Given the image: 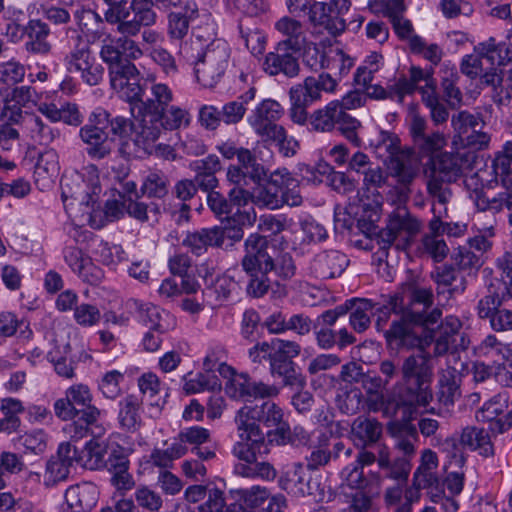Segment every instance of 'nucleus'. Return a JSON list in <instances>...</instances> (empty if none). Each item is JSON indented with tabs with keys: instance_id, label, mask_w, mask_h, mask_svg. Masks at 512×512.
<instances>
[{
	"instance_id": "obj_1",
	"label": "nucleus",
	"mask_w": 512,
	"mask_h": 512,
	"mask_svg": "<svg viewBox=\"0 0 512 512\" xmlns=\"http://www.w3.org/2000/svg\"><path fill=\"white\" fill-rule=\"evenodd\" d=\"M433 304V294L428 288L405 283L395 293L392 303L393 313L401 315L392 321L389 329L384 331V337L388 346L392 348L423 349L429 344L427 339H422L418 331L425 327L433 330V326L441 318V311L437 308L427 312Z\"/></svg>"
},
{
	"instance_id": "obj_2",
	"label": "nucleus",
	"mask_w": 512,
	"mask_h": 512,
	"mask_svg": "<svg viewBox=\"0 0 512 512\" xmlns=\"http://www.w3.org/2000/svg\"><path fill=\"white\" fill-rule=\"evenodd\" d=\"M433 376V356L425 351V347L404 358L401 363L402 389L398 399H388L382 403L384 415L394 417L403 410V419L406 420L413 409L426 407L433 399Z\"/></svg>"
},
{
	"instance_id": "obj_3",
	"label": "nucleus",
	"mask_w": 512,
	"mask_h": 512,
	"mask_svg": "<svg viewBox=\"0 0 512 512\" xmlns=\"http://www.w3.org/2000/svg\"><path fill=\"white\" fill-rule=\"evenodd\" d=\"M104 13L106 22L117 25L121 35L135 36L142 26H151L156 21L151 0H132L127 4H110Z\"/></svg>"
},
{
	"instance_id": "obj_4",
	"label": "nucleus",
	"mask_w": 512,
	"mask_h": 512,
	"mask_svg": "<svg viewBox=\"0 0 512 512\" xmlns=\"http://www.w3.org/2000/svg\"><path fill=\"white\" fill-rule=\"evenodd\" d=\"M230 58V48L223 39L210 42L194 66L197 81L206 88L214 87L224 75Z\"/></svg>"
},
{
	"instance_id": "obj_5",
	"label": "nucleus",
	"mask_w": 512,
	"mask_h": 512,
	"mask_svg": "<svg viewBox=\"0 0 512 512\" xmlns=\"http://www.w3.org/2000/svg\"><path fill=\"white\" fill-rule=\"evenodd\" d=\"M64 63L70 73H77L89 86L98 85L104 77V67L93 55L89 45L77 34L65 55Z\"/></svg>"
},
{
	"instance_id": "obj_6",
	"label": "nucleus",
	"mask_w": 512,
	"mask_h": 512,
	"mask_svg": "<svg viewBox=\"0 0 512 512\" xmlns=\"http://www.w3.org/2000/svg\"><path fill=\"white\" fill-rule=\"evenodd\" d=\"M419 231V221L406 208H397L390 214L386 227L380 231L379 244L381 249L394 246L397 250H406Z\"/></svg>"
},
{
	"instance_id": "obj_7",
	"label": "nucleus",
	"mask_w": 512,
	"mask_h": 512,
	"mask_svg": "<svg viewBox=\"0 0 512 512\" xmlns=\"http://www.w3.org/2000/svg\"><path fill=\"white\" fill-rule=\"evenodd\" d=\"M160 116L147 119L144 117L140 120L137 130L136 144L144 147L154 143L162 132L165 130H178L181 127H187L190 124V113L178 106L171 105L159 113Z\"/></svg>"
},
{
	"instance_id": "obj_8",
	"label": "nucleus",
	"mask_w": 512,
	"mask_h": 512,
	"mask_svg": "<svg viewBox=\"0 0 512 512\" xmlns=\"http://www.w3.org/2000/svg\"><path fill=\"white\" fill-rule=\"evenodd\" d=\"M350 7L351 2L346 0L314 1L308 8V19L314 28L325 30L329 35L336 37L346 29L344 16Z\"/></svg>"
},
{
	"instance_id": "obj_9",
	"label": "nucleus",
	"mask_w": 512,
	"mask_h": 512,
	"mask_svg": "<svg viewBox=\"0 0 512 512\" xmlns=\"http://www.w3.org/2000/svg\"><path fill=\"white\" fill-rule=\"evenodd\" d=\"M107 111L98 109L92 114L90 123L81 127L79 135L88 146L87 153L92 158L102 159L110 154L113 139L109 138Z\"/></svg>"
},
{
	"instance_id": "obj_10",
	"label": "nucleus",
	"mask_w": 512,
	"mask_h": 512,
	"mask_svg": "<svg viewBox=\"0 0 512 512\" xmlns=\"http://www.w3.org/2000/svg\"><path fill=\"white\" fill-rule=\"evenodd\" d=\"M245 255L241 260L242 269L245 272L256 270L271 271L273 258L277 254V248L266 236L259 233L250 234L244 242Z\"/></svg>"
},
{
	"instance_id": "obj_11",
	"label": "nucleus",
	"mask_w": 512,
	"mask_h": 512,
	"mask_svg": "<svg viewBox=\"0 0 512 512\" xmlns=\"http://www.w3.org/2000/svg\"><path fill=\"white\" fill-rule=\"evenodd\" d=\"M267 178V170L260 164L256 156L247 148L241 147L237 164L227 168L226 179L230 184L249 186L251 183L259 185Z\"/></svg>"
},
{
	"instance_id": "obj_12",
	"label": "nucleus",
	"mask_w": 512,
	"mask_h": 512,
	"mask_svg": "<svg viewBox=\"0 0 512 512\" xmlns=\"http://www.w3.org/2000/svg\"><path fill=\"white\" fill-rule=\"evenodd\" d=\"M465 185L471 191L470 198L480 211L500 212L504 208L512 210V193L492 195L489 190L484 189V180L479 172L468 177Z\"/></svg>"
},
{
	"instance_id": "obj_13",
	"label": "nucleus",
	"mask_w": 512,
	"mask_h": 512,
	"mask_svg": "<svg viewBox=\"0 0 512 512\" xmlns=\"http://www.w3.org/2000/svg\"><path fill=\"white\" fill-rule=\"evenodd\" d=\"M225 392L232 399L248 401L252 398L277 396L279 389L274 385L257 382L247 374H238L227 381Z\"/></svg>"
},
{
	"instance_id": "obj_14",
	"label": "nucleus",
	"mask_w": 512,
	"mask_h": 512,
	"mask_svg": "<svg viewBox=\"0 0 512 512\" xmlns=\"http://www.w3.org/2000/svg\"><path fill=\"white\" fill-rule=\"evenodd\" d=\"M257 220L254 208L249 210H237L223 227H212L217 235V247L228 249L234 243L240 242L244 236L243 226H253Z\"/></svg>"
},
{
	"instance_id": "obj_15",
	"label": "nucleus",
	"mask_w": 512,
	"mask_h": 512,
	"mask_svg": "<svg viewBox=\"0 0 512 512\" xmlns=\"http://www.w3.org/2000/svg\"><path fill=\"white\" fill-rule=\"evenodd\" d=\"M300 50L276 44L274 50L265 56L264 69L271 76L282 74L287 78H295L300 73L298 60Z\"/></svg>"
},
{
	"instance_id": "obj_16",
	"label": "nucleus",
	"mask_w": 512,
	"mask_h": 512,
	"mask_svg": "<svg viewBox=\"0 0 512 512\" xmlns=\"http://www.w3.org/2000/svg\"><path fill=\"white\" fill-rule=\"evenodd\" d=\"M77 458V449L72 444L61 443L56 455L49 458L43 474V483L46 487H53L61 481H65L70 473V468Z\"/></svg>"
},
{
	"instance_id": "obj_17",
	"label": "nucleus",
	"mask_w": 512,
	"mask_h": 512,
	"mask_svg": "<svg viewBox=\"0 0 512 512\" xmlns=\"http://www.w3.org/2000/svg\"><path fill=\"white\" fill-rule=\"evenodd\" d=\"M387 170L400 185V195L407 197L410 193V185L419 172V162L412 151L404 150L391 159L386 160Z\"/></svg>"
},
{
	"instance_id": "obj_18",
	"label": "nucleus",
	"mask_w": 512,
	"mask_h": 512,
	"mask_svg": "<svg viewBox=\"0 0 512 512\" xmlns=\"http://www.w3.org/2000/svg\"><path fill=\"white\" fill-rule=\"evenodd\" d=\"M173 100L171 89L163 83H154L151 86V95L144 101L136 103L130 108V112L134 118L147 117L151 119L160 116L170 102Z\"/></svg>"
},
{
	"instance_id": "obj_19",
	"label": "nucleus",
	"mask_w": 512,
	"mask_h": 512,
	"mask_svg": "<svg viewBox=\"0 0 512 512\" xmlns=\"http://www.w3.org/2000/svg\"><path fill=\"white\" fill-rule=\"evenodd\" d=\"M352 452V448L342 441H336L331 445L327 439H324L312 447L310 454L306 456V467L308 470L316 471L342 456L350 458Z\"/></svg>"
},
{
	"instance_id": "obj_20",
	"label": "nucleus",
	"mask_w": 512,
	"mask_h": 512,
	"mask_svg": "<svg viewBox=\"0 0 512 512\" xmlns=\"http://www.w3.org/2000/svg\"><path fill=\"white\" fill-rule=\"evenodd\" d=\"M103 467L111 473V483L117 490H130L134 487L135 482L128 471V455L123 447L116 446L112 448Z\"/></svg>"
},
{
	"instance_id": "obj_21",
	"label": "nucleus",
	"mask_w": 512,
	"mask_h": 512,
	"mask_svg": "<svg viewBox=\"0 0 512 512\" xmlns=\"http://www.w3.org/2000/svg\"><path fill=\"white\" fill-rule=\"evenodd\" d=\"M349 260L338 250H323L317 253L310 265L311 271L320 278L339 277L347 268Z\"/></svg>"
},
{
	"instance_id": "obj_22",
	"label": "nucleus",
	"mask_w": 512,
	"mask_h": 512,
	"mask_svg": "<svg viewBox=\"0 0 512 512\" xmlns=\"http://www.w3.org/2000/svg\"><path fill=\"white\" fill-rule=\"evenodd\" d=\"M99 499L98 487L92 482L71 485L65 492V500L72 512H90Z\"/></svg>"
},
{
	"instance_id": "obj_23",
	"label": "nucleus",
	"mask_w": 512,
	"mask_h": 512,
	"mask_svg": "<svg viewBox=\"0 0 512 512\" xmlns=\"http://www.w3.org/2000/svg\"><path fill=\"white\" fill-rule=\"evenodd\" d=\"M461 374L454 368L448 366L442 369L438 376L436 397L440 404L449 407L460 398Z\"/></svg>"
},
{
	"instance_id": "obj_24",
	"label": "nucleus",
	"mask_w": 512,
	"mask_h": 512,
	"mask_svg": "<svg viewBox=\"0 0 512 512\" xmlns=\"http://www.w3.org/2000/svg\"><path fill=\"white\" fill-rule=\"evenodd\" d=\"M235 423L241 440L252 441L254 445L264 444V433L260 429L254 405H245L235 416Z\"/></svg>"
},
{
	"instance_id": "obj_25",
	"label": "nucleus",
	"mask_w": 512,
	"mask_h": 512,
	"mask_svg": "<svg viewBox=\"0 0 512 512\" xmlns=\"http://www.w3.org/2000/svg\"><path fill=\"white\" fill-rule=\"evenodd\" d=\"M437 483L438 478L432 469L417 468L411 485L405 489V502L395 512H412V504L419 501L421 489L431 488Z\"/></svg>"
},
{
	"instance_id": "obj_26",
	"label": "nucleus",
	"mask_w": 512,
	"mask_h": 512,
	"mask_svg": "<svg viewBox=\"0 0 512 512\" xmlns=\"http://www.w3.org/2000/svg\"><path fill=\"white\" fill-rule=\"evenodd\" d=\"M50 34L51 30L46 22L41 19H30L26 24V50L34 54H48L52 49Z\"/></svg>"
},
{
	"instance_id": "obj_27",
	"label": "nucleus",
	"mask_w": 512,
	"mask_h": 512,
	"mask_svg": "<svg viewBox=\"0 0 512 512\" xmlns=\"http://www.w3.org/2000/svg\"><path fill=\"white\" fill-rule=\"evenodd\" d=\"M270 371L273 377L282 379L285 386L303 388L305 385L304 376L297 371L293 359L280 356L275 353L269 354Z\"/></svg>"
},
{
	"instance_id": "obj_28",
	"label": "nucleus",
	"mask_w": 512,
	"mask_h": 512,
	"mask_svg": "<svg viewBox=\"0 0 512 512\" xmlns=\"http://www.w3.org/2000/svg\"><path fill=\"white\" fill-rule=\"evenodd\" d=\"M431 277L436 283L438 295L448 294V297H451L455 294H462L466 290L467 281L465 277H461L459 284L454 285L458 279V272L452 264L437 267L432 272Z\"/></svg>"
},
{
	"instance_id": "obj_29",
	"label": "nucleus",
	"mask_w": 512,
	"mask_h": 512,
	"mask_svg": "<svg viewBox=\"0 0 512 512\" xmlns=\"http://www.w3.org/2000/svg\"><path fill=\"white\" fill-rule=\"evenodd\" d=\"M33 90L27 86L16 87L12 98L0 90V119L17 122L21 118V106L32 98Z\"/></svg>"
},
{
	"instance_id": "obj_30",
	"label": "nucleus",
	"mask_w": 512,
	"mask_h": 512,
	"mask_svg": "<svg viewBox=\"0 0 512 512\" xmlns=\"http://www.w3.org/2000/svg\"><path fill=\"white\" fill-rule=\"evenodd\" d=\"M425 170L453 183L462 174V161L458 155L441 153L431 159L430 165Z\"/></svg>"
},
{
	"instance_id": "obj_31",
	"label": "nucleus",
	"mask_w": 512,
	"mask_h": 512,
	"mask_svg": "<svg viewBox=\"0 0 512 512\" xmlns=\"http://www.w3.org/2000/svg\"><path fill=\"white\" fill-rule=\"evenodd\" d=\"M381 434L382 425L375 419L358 417L351 426L352 439L361 448L376 443Z\"/></svg>"
},
{
	"instance_id": "obj_32",
	"label": "nucleus",
	"mask_w": 512,
	"mask_h": 512,
	"mask_svg": "<svg viewBox=\"0 0 512 512\" xmlns=\"http://www.w3.org/2000/svg\"><path fill=\"white\" fill-rule=\"evenodd\" d=\"M281 487L284 490L298 496L315 495L310 479H307L302 463H294L292 469L280 478Z\"/></svg>"
},
{
	"instance_id": "obj_33",
	"label": "nucleus",
	"mask_w": 512,
	"mask_h": 512,
	"mask_svg": "<svg viewBox=\"0 0 512 512\" xmlns=\"http://www.w3.org/2000/svg\"><path fill=\"white\" fill-rule=\"evenodd\" d=\"M461 444L470 450L477 451L483 457L494 455V447L491 442L490 434L484 428L468 426L463 429Z\"/></svg>"
},
{
	"instance_id": "obj_34",
	"label": "nucleus",
	"mask_w": 512,
	"mask_h": 512,
	"mask_svg": "<svg viewBox=\"0 0 512 512\" xmlns=\"http://www.w3.org/2000/svg\"><path fill=\"white\" fill-rule=\"evenodd\" d=\"M275 29L285 37L277 44H286L287 47L302 50L306 38L303 24L300 21L284 16L275 23Z\"/></svg>"
},
{
	"instance_id": "obj_35",
	"label": "nucleus",
	"mask_w": 512,
	"mask_h": 512,
	"mask_svg": "<svg viewBox=\"0 0 512 512\" xmlns=\"http://www.w3.org/2000/svg\"><path fill=\"white\" fill-rule=\"evenodd\" d=\"M462 324L460 320L456 317L450 316L446 317L445 321L442 322L438 326V330L434 332V337H437L441 340H446L448 343L452 344V348L454 350L466 349L469 344V340L466 338L464 333L461 332Z\"/></svg>"
},
{
	"instance_id": "obj_36",
	"label": "nucleus",
	"mask_w": 512,
	"mask_h": 512,
	"mask_svg": "<svg viewBox=\"0 0 512 512\" xmlns=\"http://www.w3.org/2000/svg\"><path fill=\"white\" fill-rule=\"evenodd\" d=\"M338 100L331 101L325 107L314 111L309 117V125L318 132H330L342 115Z\"/></svg>"
},
{
	"instance_id": "obj_37",
	"label": "nucleus",
	"mask_w": 512,
	"mask_h": 512,
	"mask_svg": "<svg viewBox=\"0 0 512 512\" xmlns=\"http://www.w3.org/2000/svg\"><path fill=\"white\" fill-rule=\"evenodd\" d=\"M118 422L120 427L127 432H135L141 425V402L134 395H128L120 401Z\"/></svg>"
},
{
	"instance_id": "obj_38",
	"label": "nucleus",
	"mask_w": 512,
	"mask_h": 512,
	"mask_svg": "<svg viewBox=\"0 0 512 512\" xmlns=\"http://www.w3.org/2000/svg\"><path fill=\"white\" fill-rule=\"evenodd\" d=\"M0 402V410L4 415L0 419V432L11 434L18 431L21 426V420L18 415L25 410L23 403L19 399L11 397L3 398Z\"/></svg>"
},
{
	"instance_id": "obj_39",
	"label": "nucleus",
	"mask_w": 512,
	"mask_h": 512,
	"mask_svg": "<svg viewBox=\"0 0 512 512\" xmlns=\"http://www.w3.org/2000/svg\"><path fill=\"white\" fill-rule=\"evenodd\" d=\"M267 436L271 443L277 445L304 446L310 441V434L302 426H294L291 429L287 423L269 431Z\"/></svg>"
},
{
	"instance_id": "obj_40",
	"label": "nucleus",
	"mask_w": 512,
	"mask_h": 512,
	"mask_svg": "<svg viewBox=\"0 0 512 512\" xmlns=\"http://www.w3.org/2000/svg\"><path fill=\"white\" fill-rule=\"evenodd\" d=\"M424 176L426 179L427 193L432 199V210L434 208H438L437 205H439L440 208L446 207L452 198V191L450 188V184L452 182H448L426 170L424 171Z\"/></svg>"
},
{
	"instance_id": "obj_41",
	"label": "nucleus",
	"mask_w": 512,
	"mask_h": 512,
	"mask_svg": "<svg viewBox=\"0 0 512 512\" xmlns=\"http://www.w3.org/2000/svg\"><path fill=\"white\" fill-rule=\"evenodd\" d=\"M183 246L196 255L205 254L210 246L217 247V235L213 228H202L197 231L188 232L182 242Z\"/></svg>"
},
{
	"instance_id": "obj_42",
	"label": "nucleus",
	"mask_w": 512,
	"mask_h": 512,
	"mask_svg": "<svg viewBox=\"0 0 512 512\" xmlns=\"http://www.w3.org/2000/svg\"><path fill=\"white\" fill-rule=\"evenodd\" d=\"M26 126L34 144L49 146L59 137V131L38 116H29Z\"/></svg>"
},
{
	"instance_id": "obj_43",
	"label": "nucleus",
	"mask_w": 512,
	"mask_h": 512,
	"mask_svg": "<svg viewBox=\"0 0 512 512\" xmlns=\"http://www.w3.org/2000/svg\"><path fill=\"white\" fill-rule=\"evenodd\" d=\"M352 305L349 321L352 328L362 333L371 324L370 314H373L375 304L369 299L349 300Z\"/></svg>"
},
{
	"instance_id": "obj_44",
	"label": "nucleus",
	"mask_w": 512,
	"mask_h": 512,
	"mask_svg": "<svg viewBox=\"0 0 512 512\" xmlns=\"http://www.w3.org/2000/svg\"><path fill=\"white\" fill-rule=\"evenodd\" d=\"M477 51L482 56L484 62L489 67L505 66L511 61L509 58V49L505 43H496L494 38L487 42L479 44Z\"/></svg>"
},
{
	"instance_id": "obj_45",
	"label": "nucleus",
	"mask_w": 512,
	"mask_h": 512,
	"mask_svg": "<svg viewBox=\"0 0 512 512\" xmlns=\"http://www.w3.org/2000/svg\"><path fill=\"white\" fill-rule=\"evenodd\" d=\"M234 471L237 475L246 478H259L263 481L272 482L277 477L275 467L266 461H258L249 463H239L235 466Z\"/></svg>"
},
{
	"instance_id": "obj_46",
	"label": "nucleus",
	"mask_w": 512,
	"mask_h": 512,
	"mask_svg": "<svg viewBox=\"0 0 512 512\" xmlns=\"http://www.w3.org/2000/svg\"><path fill=\"white\" fill-rule=\"evenodd\" d=\"M72 347L66 343L62 347L57 346L49 352L48 357L54 365L56 373L64 378L74 377V357L71 355Z\"/></svg>"
},
{
	"instance_id": "obj_47",
	"label": "nucleus",
	"mask_w": 512,
	"mask_h": 512,
	"mask_svg": "<svg viewBox=\"0 0 512 512\" xmlns=\"http://www.w3.org/2000/svg\"><path fill=\"white\" fill-rule=\"evenodd\" d=\"M389 430L397 434L396 447L403 452L405 456H411L415 452L414 442L417 440L416 428L408 422H392L389 424Z\"/></svg>"
},
{
	"instance_id": "obj_48",
	"label": "nucleus",
	"mask_w": 512,
	"mask_h": 512,
	"mask_svg": "<svg viewBox=\"0 0 512 512\" xmlns=\"http://www.w3.org/2000/svg\"><path fill=\"white\" fill-rule=\"evenodd\" d=\"M508 402V394L506 392H500L483 405L477 412L476 417L489 422L496 420L500 425V419H505V415H501L508 408Z\"/></svg>"
},
{
	"instance_id": "obj_49",
	"label": "nucleus",
	"mask_w": 512,
	"mask_h": 512,
	"mask_svg": "<svg viewBox=\"0 0 512 512\" xmlns=\"http://www.w3.org/2000/svg\"><path fill=\"white\" fill-rule=\"evenodd\" d=\"M434 217L429 223V230L433 233H439L441 235H448L452 237H460L465 234L467 225L463 223H449L443 222L442 218L447 217V207L434 208Z\"/></svg>"
},
{
	"instance_id": "obj_50",
	"label": "nucleus",
	"mask_w": 512,
	"mask_h": 512,
	"mask_svg": "<svg viewBox=\"0 0 512 512\" xmlns=\"http://www.w3.org/2000/svg\"><path fill=\"white\" fill-rule=\"evenodd\" d=\"M77 416L79 421L85 424V427L80 426V436L84 433H90L94 437H100L105 433V428L98 424L101 416V411L91 403L85 407L77 409Z\"/></svg>"
},
{
	"instance_id": "obj_51",
	"label": "nucleus",
	"mask_w": 512,
	"mask_h": 512,
	"mask_svg": "<svg viewBox=\"0 0 512 512\" xmlns=\"http://www.w3.org/2000/svg\"><path fill=\"white\" fill-rule=\"evenodd\" d=\"M451 260L458 270L466 271L469 274L478 271L484 263L481 255L470 250L465 245L459 246L453 251Z\"/></svg>"
},
{
	"instance_id": "obj_52",
	"label": "nucleus",
	"mask_w": 512,
	"mask_h": 512,
	"mask_svg": "<svg viewBox=\"0 0 512 512\" xmlns=\"http://www.w3.org/2000/svg\"><path fill=\"white\" fill-rule=\"evenodd\" d=\"M480 352L498 365L504 364L512 355L511 349L498 341L495 335H488L481 343Z\"/></svg>"
},
{
	"instance_id": "obj_53",
	"label": "nucleus",
	"mask_w": 512,
	"mask_h": 512,
	"mask_svg": "<svg viewBox=\"0 0 512 512\" xmlns=\"http://www.w3.org/2000/svg\"><path fill=\"white\" fill-rule=\"evenodd\" d=\"M308 89V96L313 102L321 99V93H332L337 87V81L329 73H321L316 77H307L304 80Z\"/></svg>"
},
{
	"instance_id": "obj_54",
	"label": "nucleus",
	"mask_w": 512,
	"mask_h": 512,
	"mask_svg": "<svg viewBox=\"0 0 512 512\" xmlns=\"http://www.w3.org/2000/svg\"><path fill=\"white\" fill-rule=\"evenodd\" d=\"M259 422L267 427L278 429L285 425L283 410L274 402L265 401L261 405H254Z\"/></svg>"
},
{
	"instance_id": "obj_55",
	"label": "nucleus",
	"mask_w": 512,
	"mask_h": 512,
	"mask_svg": "<svg viewBox=\"0 0 512 512\" xmlns=\"http://www.w3.org/2000/svg\"><path fill=\"white\" fill-rule=\"evenodd\" d=\"M452 126L458 135L464 140L465 136L471 132H477V129H482L484 121L480 114H472L468 111H461L452 116Z\"/></svg>"
},
{
	"instance_id": "obj_56",
	"label": "nucleus",
	"mask_w": 512,
	"mask_h": 512,
	"mask_svg": "<svg viewBox=\"0 0 512 512\" xmlns=\"http://www.w3.org/2000/svg\"><path fill=\"white\" fill-rule=\"evenodd\" d=\"M110 75V84L113 90L121 89L126 86L128 83H131V80H135L139 71L134 64L129 61H126L123 64H115L109 70Z\"/></svg>"
},
{
	"instance_id": "obj_57",
	"label": "nucleus",
	"mask_w": 512,
	"mask_h": 512,
	"mask_svg": "<svg viewBox=\"0 0 512 512\" xmlns=\"http://www.w3.org/2000/svg\"><path fill=\"white\" fill-rule=\"evenodd\" d=\"M343 482L340 486L341 493L344 492H358V490H365L369 485V480L365 476L364 471L355 465L347 466L343 472Z\"/></svg>"
},
{
	"instance_id": "obj_58",
	"label": "nucleus",
	"mask_w": 512,
	"mask_h": 512,
	"mask_svg": "<svg viewBox=\"0 0 512 512\" xmlns=\"http://www.w3.org/2000/svg\"><path fill=\"white\" fill-rule=\"evenodd\" d=\"M246 273L249 276L246 290L248 295L254 298H260L264 296L271 287V284L277 281L272 279L271 271H264L263 269H259Z\"/></svg>"
},
{
	"instance_id": "obj_59",
	"label": "nucleus",
	"mask_w": 512,
	"mask_h": 512,
	"mask_svg": "<svg viewBox=\"0 0 512 512\" xmlns=\"http://www.w3.org/2000/svg\"><path fill=\"white\" fill-rule=\"evenodd\" d=\"M354 61L339 48H329L326 50V65L324 69L335 71L339 77L348 74L353 67Z\"/></svg>"
},
{
	"instance_id": "obj_60",
	"label": "nucleus",
	"mask_w": 512,
	"mask_h": 512,
	"mask_svg": "<svg viewBox=\"0 0 512 512\" xmlns=\"http://www.w3.org/2000/svg\"><path fill=\"white\" fill-rule=\"evenodd\" d=\"M169 180L162 172H150L142 186L141 191L144 195L154 198H163L168 194Z\"/></svg>"
},
{
	"instance_id": "obj_61",
	"label": "nucleus",
	"mask_w": 512,
	"mask_h": 512,
	"mask_svg": "<svg viewBox=\"0 0 512 512\" xmlns=\"http://www.w3.org/2000/svg\"><path fill=\"white\" fill-rule=\"evenodd\" d=\"M283 199L281 190L269 185L261 186L254 192V205L259 208L279 209L283 206Z\"/></svg>"
},
{
	"instance_id": "obj_62",
	"label": "nucleus",
	"mask_w": 512,
	"mask_h": 512,
	"mask_svg": "<svg viewBox=\"0 0 512 512\" xmlns=\"http://www.w3.org/2000/svg\"><path fill=\"white\" fill-rule=\"evenodd\" d=\"M441 236L439 233L430 231L429 234L423 236L421 241L423 252L429 255L435 262H441L449 252V248Z\"/></svg>"
},
{
	"instance_id": "obj_63",
	"label": "nucleus",
	"mask_w": 512,
	"mask_h": 512,
	"mask_svg": "<svg viewBox=\"0 0 512 512\" xmlns=\"http://www.w3.org/2000/svg\"><path fill=\"white\" fill-rule=\"evenodd\" d=\"M184 389L187 393L220 390L221 383L215 373H198L194 378L186 380Z\"/></svg>"
},
{
	"instance_id": "obj_64",
	"label": "nucleus",
	"mask_w": 512,
	"mask_h": 512,
	"mask_svg": "<svg viewBox=\"0 0 512 512\" xmlns=\"http://www.w3.org/2000/svg\"><path fill=\"white\" fill-rule=\"evenodd\" d=\"M75 18L83 33L97 35L103 27L102 17L92 9L82 8L75 12Z\"/></svg>"
}]
</instances>
